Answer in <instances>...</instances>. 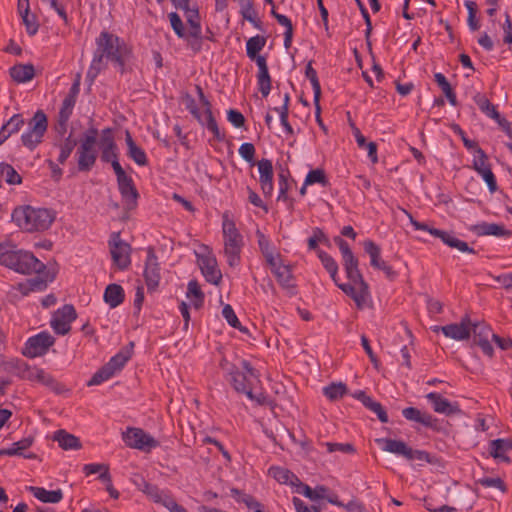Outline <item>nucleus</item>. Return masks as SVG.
I'll use <instances>...</instances> for the list:
<instances>
[{
  "label": "nucleus",
  "mask_w": 512,
  "mask_h": 512,
  "mask_svg": "<svg viewBox=\"0 0 512 512\" xmlns=\"http://www.w3.org/2000/svg\"><path fill=\"white\" fill-rule=\"evenodd\" d=\"M95 44L96 49L86 74L89 85H92L101 71L106 68L105 60L111 62L121 75L127 72V64L133 58V49L124 39L103 30L96 38Z\"/></svg>",
  "instance_id": "nucleus-1"
},
{
  "label": "nucleus",
  "mask_w": 512,
  "mask_h": 512,
  "mask_svg": "<svg viewBox=\"0 0 512 512\" xmlns=\"http://www.w3.org/2000/svg\"><path fill=\"white\" fill-rule=\"evenodd\" d=\"M0 265L8 267L17 273L30 275L36 273L37 276L27 280L26 284L20 283L19 290L23 294L29 291H42L47 287V283L53 280V276L46 271V266L33 253L25 250H6L0 254Z\"/></svg>",
  "instance_id": "nucleus-2"
},
{
  "label": "nucleus",
  "mask_w": 512,
  "mask_h": 512,
  "mask_svg": "<svg viewBox=\"0 0 512 512\" xmlns=\"http://www.w3.org/2000/svg\"><path fill=\"white\" fill-rule=\"evenodd\" d=\"M342 264L346 273V277L352 283H340L337 287L341 289L347 296L351 297L359 310L364 309L368 305L371 298L369 285L365 281L361 271L359 270L358 258L349 256L342 259Z\"/></svg>",
  "instance_id": "nucleus-3"
},
{
  "label": "nucleus",
  "mask_w": 512,
  "mask_h": 512,
  "mask_svg": "<svg viewBox=\"0 0 512 512\" xmlns=\"http://www.w3.org/2000/svg\"><path fill=\"white\" fill-rule=\"evenodd\" d=\"M12 219L18 227L27 232L47 230L55 219L54 213L45 208L32 206L17 207L12 212Z\"/></svg>",
  "instance_id": "nucleus-4"
},
{
  "label": "nucleus",
  "mask_w": 512,
  "mask_h": 512,
  "mask_svg": "<svg viewBox=\"0 0 512 512\" xmlns=\"http://www.w3.org/2000/svg\"><path fill=\"white\" fill-rule=\"evenodd\" d=\"M265 36L256 35L249 38L246 42V54L251 60H255L258 66L257 85L261 95L266 98L271 91V76L269 74L266 57L258 53L266 45Z\"/></svg>",
  "instance_id": "nucleus-5"
},
{
  "label": "nucleus",
  "mask_w": 512,
  "mask_h": 512,
  "mask_svg": "<svg viewBox=\"0 0 512 512\" xmlns=\"http://www.w3.org/2000/svg\"><path fill=\"white\" fill-rule=\"evenodd\" d=\"M222 233L224 242V255L230 267H236L241 262V252L244 240L238 231L236 224L229 214L225 212L222 216Z\"/></svg>",
  "instance_id": "nucleus-6"
},
{
  "label": "nucleus",
  "mask_w": 512,
  "mask_h": 512,
  "mask_svg": "<svg viewBox=\"0 0 512 512\" xmlns=\"http://www.w3.org/2000/svg\"><path fill=\"white\" fill-rule=\"evenodd\" d=\"M227 370L231 376L233 388L237 392L245 394L249 399L254 400L252 392L253 380L259 381V372L247 360L241 361V370L235 365H230Z\"/></svg>",
  "instance_id": "nucleus-7"
},
{
  "label": "nucleus",
  "mask_w": 512,
  "mask_h": 512,
  "mask_svg": "<svg viewBox=\"0 0 512 512\" xmlns=\"http://www.w3.org/2000/svg\"><path fill=\"white\" fill-rule=\"evenodd\" d=\"M405 213L409 217L410 223L413 225V227L416 230L426 231L429 234H431L432 236L441 239L442 242L444 244H446L447 246H449L451 248H455V249L459 250L460 252L476 254V251L473 248L469 247V245L465 241L458 239L452 233H449V232H446L444 230H440L437 228L430 227L426 223L417 221L406 210H405Z\"/></svg>",
  "instance_id": "nucleus-8"
},
{
  "label": "nucleus",
  "mask_w": 512,
  "mask_h": 512,
  "mask_svg": "<svg viewBox=\"0 0 512 512\" xmlns=\"http://www.w3.org/2000/svg\"><path fill=\"white\" fill-rule=\"evenodd\" d=\"M122 440L127 447L137 449L145 453H150L160 445L159 441L149 433L136 427H127V429L122 433Z\"/></svg>",
  "instance_id": "nucleus-9"
},
{
  "label": "nucleus",
  "mask_w": 512,
  "mask_h": 512,
  "mask_svg": "<svg viewBox=\"0 0 512 512\" xmlns=\"http://www.w3.org/2000/svg\"><path fill=\"white\" fill-rule=\"evenodd\" d=\"M55 341V338L48 331H41L27 339L22 353L28 358L43 356L55 344Z\"/></svg>",
  "instance_id": "nucleus-10"
},
{
  "label": "nucleus",
  "mask_w": 512,
  "mask_h": 512,
  "mask_svg": "<svg viewBox=\"0 0 512 512\" xmlns=\"http://www.w3.org/2000/svg\"><path fill=\"white\" fill-rule=\"evenodd\" d=\"M109 246L113 263L120 270L128 269L131 264V246L120 238L119 233H113L111 235Z\"/></svg>",
  "instance_id": "nucleus-11"
},
{
  "label": "nucleus",
  "mask_w": 512,
  "mask_h": 512,
  "mask_svg": "<svg viewBox=\"0 0 512 512\" xmlns=\"http://www.w3.org/2000/svg\"><path fill=\"white\" fill-rule=\"evenodd\" d=\"M77 318L73 305L66 304L57 309L50 320V326L58 335H66L71 330V323Z\"/></svg>",
  "instance_id": "nucleus-12"
},
{
  "label": "nucleus",
  "mask_w": 512,
  "mask_h": 512,
  "mask_svg": "<svg viewBox=\"0 0 512 512\" xmlns=\"http://www.w3.org/2000/svg\"><path fill=\"white\" fill-rule=\"evenodd\" d=\"M22 379L40 383L57 394H61L65 391L63 384L59 383L52 375L39 367H30L26 364L22 369Z\"/></svg>",
  "instance_id": "nucleus-13"
},
{
  "label": "nucleus",
  "mask_w": 512,
  "mask_h": 512,
  "mask_svg": "<svg viewBox=\"0 0 512 512\" xmlns=\"http://www.w3.org/2000/svg\"><path fill=\"white\" fill-rule=\"evenodd\" d=\"M143 275L148 291H155L161 280V268L158 257L152 247H149L147 251Z\"/></svg>",
  "instance_id": "nucleus-14"
},
{
  "label": "nucleus",
  "mask_w": 512,
  "mask_h": 512,
  "mask_svg": "<svg viewBox=\"0 0 512 512\" xmlns=\"http://www.w3.org/2000/svg\"><path fill=\"white\" fill-rule=\"evenodd\" d=\"M195 90L199 97V101L204 108L206 128L213 134L214 138L217 141H223L225 139V134L220 131L216 119L213 116L211 102L205 96L203 89L200 85H196Z\"/></svg>",
  "instance_id": "nucleus-15"
},
{
  "label": "nucleus",
  "mask_w": 512,
  "mask_h": 512,
  "mask_svg": "<svg viewBox=\"0 0 512 512\" xmlns=\"http://www.w3.org/2000/svg\"><path fill=\"white\" fill-rule=\"evenodd\" d=\"M198 264L202 275L207 282L219 285L222 280V273L218 268L217 260L213 255L198 256Z\"/></svg>",
  "instance_id": "nucleus-16"
},
{
  "label": "nucleus",
  "mask_w": 512,
  "mask_h": 512,
  "mask_svg": "<svg viewBox=\"0 0 512 512\" xmlns=\"http://www.w3.org/2000/svg\"><path fill=\"white\" fill-rule=\"evenodd\" d=\"M425 397L432 404L433 410L436 413L446 416L462 414V410L457 402H450L437 392H430Z\"/></svg>",
  "instance_id": "nucleus-17"
},
{
  "label": "nucleus",
  "mask_w": 512,
  "mask_h": 512,
  "mask_svg": "<svg viewBox=\"0 0 512 512\" xmlns=\"http://www.w3.org/2000/svg\"><path fill=\"white\" fill-rule=\"evenodd\" d=\"M468 230L478 237L495 236L509 238L512 232L505 228L503 224L481 222L470 225Z\"/></svg>",
  "instance_id": "nucleus-18"
},
{
  "label": "nucleus",
  "mask_w": 512,
  "mask_h": 512,
  "mask_svg": "<svg viewBox=\"0 0 512 512\" xmlns=\"http://www.w3.org/2000/svg\"><path fill=\"white\" fill-rule=\"evenodd\" d=\"M118 189L126 210H134L137 207L139 198L138 190L134 184L132 177L117 181Z\"/></svg>",
  "instance_id": "nucleus-19"
},
{
  "label": "nucleus",
  "mask_w": 512,
  "mask_h": 512,
  "mask_svg": "<svg viewBox=\"0 0 512 512\" xmlns=\"http://www.w3.org/2000/svg\"><path fill=\"white\" fill-rule=\"evenodd\" d=\"M441 332L448 338L454 340H465L471 335V320L468 315H465L460 323H452L443 326Z\"/></svg>",
  "instance_id": "nucleus-20"
},
{
  "label": "nucleus",
  "mask_w": 512,
  "mask_h": 512,
  "mask_svg": "<svg viewBox=\"0 0 512 512\" xmlns=\"http://www.w3.org/2000/svg\"><path fill=\"white\" fill-rule=\"evenodd\" d=\"M273 274L276 277V280L279 283V285L283 289L287 290L289 295H291V296L296 295L297 286L294 281L292 269L289 265H285L283 263L279 268H277V270H275V272Z\"/></svg>",
  "instance_id": "nucleus-21"
},
{
  "label": "nucleus",
  "mask_w": 512,
  "mask_h": 512,
  "mask_svg": "<svg viewBox=\"0 0 512 512\" xmlns=\"http://www.w3.org/2000/svg\"><path fill=\"white\" fill-rule=\"evenodd\" d=\"M77 166L80 172H89L97 160V152L95 148H87L80 146L76 152Z\"/></svg>",
  "instance_id": "nucleus-22"
},
{
  "label": "nucleus",
  "mask_w": 512,
  "mask_h": 512,
  "mask_svg": "<svg viewBox=\"0 0 512 512\" xmlns=\"http://www.w3.org/2000/svg\"><path fill=\"white\" fill-rule=\"evenodd\" d=\"M489 453L490 455L497 460L503 461L505 463H510L511 459L505 452L512 450V438L502 439L498 438L490 441L489 443Z\"/></svg>",
  "instance_id": "nucleus-23"
},
{
  "label": "nucleus",
  "mask_w": 512,
  "mask_h": 512,
  "mask_svg": "<svg viewBox=\"0 0 512 512\" xmlns=\"http://www.w3.org/2000/svg\"><path fill=\"white\" fill-rule=\"evenodd\" d=\"M134 483L139 491L143 492L155 503L163 505V502H165L166 498L170 497L169 495L164 494L163 491L158 488V486L148 483L142 477L139 478V481L135 480Z\"/></svg>",
  "instance_id": "nucleus-24"
},
{
  "label": "nucleus",
  "mask_w": 512,
  "mask_h": 512,
  "mask_svg": "<svg viewBox=\"0 0 512 512\" xmlns=\"http://www.w3.org/2000/svg\"><path fill=\"white\" fill-rule=\"evenodd\" d=\"M125 141L127 144V156L137 165L146 166L148 164L146 152L135 143L128 130L125 133Z\"/></svg>",
  "instance_id": "nucleus-25"
},
{
  "label": "nucleus",
  "mask_w": 512,
  "mask_h": 512,
  "mask_svg": "<svg viewBox=\"0 0 512 512\" xmlns=\"http://www.w3.org/2000/svg\"><path fill=\"white\" fill-rule=\"evenodd\" d=\"M405 419L422 424L425 427L432 428L436 423V419L429 413L421 412L415 407H407L402 410Z\"/></svg>",
  "instance_id": "nucleus-26"
},
{
  "label": "nucleus",
  "mask_w": 512,
  "mask_h": 512,
  "mask_svg": "<svg viewBox=\"0 0 512 512\" xmlns=\"http://www.w3.org/2000/svg\"><path fill=\"white\" fill-rule=\"evenodd\" d=\"M377 442L382 445V449L384 451L403 456L405 459L408 458L411 447H409L404 441L382 438L377 439Z\"/></svg>",
  "instance_id": "nucleus-27"
},
{
  "label": "nucleus",
  "mask_w": 512,
  "mask_h": 512,
  "mask_svg": "<svg viewBox=\"0 0 512 512\" xmlns=\"http://www.w3.org/2000/svg\"><path fill=\"white\" fill-rule=\"evenodd\" d=\"M103 298L110 308H116L122 304L125 299L124 289L119 284H109L105 288Z\"/></svg>",
  "instance_id": "nucleus-28"
},
{
  "label": "nucleus",
  "mask_w": 512,
  "mask_h": 512,
  "mask_svg": "<svg viewBox=\"0 0 512 512\" xmlns=\"http://www.w3.org/2000/svg\"><path fill=\"white\" fill-rule=\"evenodd\" d=\"M11 78L17 83H25L33 79L35 69L32 64H17L9 69Z\"/></svg>",
  "instance_id": "nucleus-29"
},
{
  "label": "nucleus",
  "mask_w": 512,
  "mask_h": 512,
  "mask_svg": "<svg viewBox=\"0 0 512 512\" xmlns=\"http://www.w3.org/2000/svg\"><path fill=\"white\" fill-rule=\"evenodd\" d=\"M29 491L43 503H58L63 499V493L60 489L49 491L43 487L30 486Z\"/></svg>",
  "instance_id": "nucleus-30"
},
{
  "label": "nucleus",
  "mask_w": 512,
  "mask_h": 512,
  "mask_svg": "<svg viewBox=\"0 0 512 512\" xmlns=\"http://www.w3.org/2000/svg\"><path fill=\"white\" fill-rule=\"evenodd\" d=\"M53 439L64 450H77L82 446L78 437L65 430L56 431Z\"/></svg>",
  "instance_id": "nucleus-31"
},
{
  "label": "nucleus",
  "mask_w": 512,
  "mask_h": 512,
  "mask_svg": "<svg viewBox=\"0 0 512 512\" xmlns=\"http://www.w3.org/2000/svg\"><path fill=\"white\" fill-rule=\"evenodd\" d=\"M184 15L189 25L190 37H200L201 23L198 8L190 6L184 10Z\"/></svg>",
  "instance_id": "nucleus-32"
},
{
  "label": "nucleus",
  "mask_w": 512,
  "mask_h": 512,
  "mask_svg": "<svg viewBox=\"0 0 512 512\" xmlns=\"http://www.w3.org/2000/svg\"><path fill=\"white\" fill-rule=\"evenodd\" d=\"M317 256L320 259L323 267L330 274V277L332 278L334 283L336 285L340 284L338 281V264L334 260V258L323 250H317Z\"/></svg>",
  "instance_id": "nucleus-33"
},
{
  "label": "nucleus",
  "mask_w": 512,
  "mask_h": 512,
  "mask_svg": "<svg viewBox=\"0 0 512 512\" xmlns=\"http://www.w3.org/2000/svg\"><path fill=\"white\" fill-rule=\"evenodd\" d=\"M48 127L46 114L42 110H38L28 122L27 131L34 134H45Z\"/></svg>",
  "instance_id": "nucleus-34"
},
{
  "label": "nucleus",
  "mask_w": 512,
  "mask_h": 512,
  "mask_svg": "<svg viewBox=\"0 0 512 512\" xmlns=\"http://www.w3.org/2000/svg\"><path fill=\"white\" fill-rule=\"evenodd\" d=\"M270 472L273 477L281 484H291V485H299V478L292 473L290 470L283 467H272L270 468Z\"/></svg>",
  "instance_id": "nucleus-35"
},
{
  "label": "nucleus",
  "mask_w": 512,
  "mask_h": 512,
  "mask_svg": "<svg viewBox=\"0 0 512 512\" xmlns=\"http://www.w3.org/2000/svg\"><path fill=\"white\" fill-rule=\"evenodd\" d=\"M25 124L24 119L21 114L13 115L0 129V133L7 140L12 134H15L20 131V129Z\"/></svg>",
  "instance_id": "nucleus-36"
},
{
  "label": "nucleus",
  "mask_w": 512,
  "mask_h": 512,
  "mask_svg": "<svg viewBox=\"0 0 512 512\" xmlns=\"http://www.w3.org/2000/svg\"><path fill=\"white\" fill-rule=\"evenodd\" d=\"M363 246H364L365 252L370 257V265L375 269H379L381 267V263L385 262L381 258L380 247L372 240H366L364 242Z\"/></svg>",
  "instance_id": "nucleus-37"
},
{
  "label": "nucleus",
  "mask_w": 512,
  "mask_h": 512,
  "mask_svg": "<svg viewBox=\"0 0 512 512\" xmlns=\"http://www.w3.org/2000/svg\"><path fill=\"white\" fill-rule=\"evenodd\" d=\"M473 99L479 109L488 117L492 119L499 118L500 113L497 111L496 106L493 105L485 95L477 93Z\"/></svg>",
  "instance_id": "nucleus-38"
},
{
  "label": "nucleus",
  "mask_w": 512,
  "mask_h": 512,
  "mask_svg": "<svg viewBox=\"0 0 512 512\" xmlns=\"http://www.w3.org/2000/svg\"><path fill=\"white\" fill-rule=\"evenodd\" d=\"M131 358V351L129 349L121 350L116 355L111 357L106 365L113 371L115 375L117 372L121 371L128 360Z\"/></svg>",
  "instance_id": "nucleus-39"
},
{
  "label": "nucleus",
  "mask_w": 512,
  "mask_h": 512,
  "mask_svg": "<svg viewBox=\"0 0 512 512\" xmlns=\"http://www.w3.org/2000/svg\"><path fill=\"white\" fill-rule=\"evenodd\" d=\"M187 297H193V305L196 309L203 306L205 295L201 290V287L197 280L192 279L188 282L187 285Z\"/></svg>",
  "instance_id": "nucleus-40"
},
{
  "label": "nucleus",
  "mask_w": 512,
  "mask_h": 512,
  "mask_svg": "<svg viewBox=\"0 0 512 512\" xmlns=\"http://www.w3.org/2000/svg\"><path fill=\"white\" fill-rule=\"evenodd\" d=\"M305 76L310 80L313 88L314 97L313 102H320L321 86L318 79L317 71L312 67V61L308 62L305 68Z\"/></svg>",
  "instance_id": "nucleus-41"
},
{
  "label": "nucleus",
  "mask_w": 512,
  "mask_h": 512,
  "mask_svg": "<svg viewBox=\"0 0 512 512\" xmlns=\"http://www.w3.org/2000/svg\"><path fill=\"white\" fill-rule=\"evenodd\" d=\"M347 393V386L342 383H331L323 388V394L331 401L341 399Z\"/></svg>",
  "instance_id": "nucleus-42"
},
{
  "label": "nucleus",
  "mask_w": 512,
  "mask_h": 512,
  "mask_svg": "<svg viewBox=\"0 0 512 512\" xmlns=\"http://www.w3.org/2000/svg\"><path fill=\"white\" fill-rule=\"evenodd\" d=\"M83 472L86 476L100 473L99 479L101 481H110L109 466L106 464L91 463L83 467Z\"/></svg>",
  "instance_id": "nucleus-43"
},
{
  "label": "nucleus",
  "mask_w": 512,
  "mask_h": 512,
  "mask_svg": "<svg viewBox=\"0 0 512 512\" xmlns=\"http://www.w3.org/2000/svg\"><path fill=\"white\" fill-rule=\"evenodd\" d=\"M76 145L77 141L76 139L72 138L71 134L68 137H66L62 143L59 144L60 154L57 160L60 164H64L67 161Z\"/></svg>",
  "instance_id": "nucleus-44"
},
{
  "label": "nucleus",
  "mask_w": 512,
  "mask_h": 512,
  "mask_svg": "<svg viewBox=\"0 0 512 512\" xmlns=\"http://www.w3.org/2000/svg\"><path fill=\"white\" fill-rule=\"evenodd\" d=\"M0 176L3 177L4 180L10 185L21 184V182H22V177L18 174V172L10 164H5V163L1 164Z\"/></svg>",
  "instance_id": "nucleus-45"
},
{
  "label": "nucleus",
  "mask_w": 512,
  "mask_h": 512,
  "mask_svg": "<svg viewBox=\"0 0 512 512\" xmlns=\"http://www.w3.org/2000/svg\"><path fill=\"white\" fill-rule=\"evenodd\" d=\"M298 486L302 488V490H299L298 492L311 500L325 498L328 491V488L325 486H317L315 489H312L310 486L303 484L302 482H299Z\"/></svg>",
  "instance_id": "nucleus-46"
},
{
  "label": "nucleus",
  "mask_w": 512,
  "mask_h": 512,
  "mask_svg": "<svg viewBox=\"0 0 512 512\" xmlns=\"http://www.w3.org/2000/svg\"><path fill=\"white\" fill-rule=\"evenodd\" d=\"M320 184L323 187L329 185V180L323 169L317 168L308 172L305 178V185Z\"/></svg>",
  "instance_id": "nucleus-47"
},
{
  "label": "nucleus",
  "mask_w": 512,
  "mask_h": 512,
  "mask_svg": "<svg viewBox=\"0 0 512 512\" xmlns=\"http://www.w3.org/2000/svg\"><path fill=\"white\" fill-rule=\"evenodd\" d=\"M26 366V363H24L21 360L18 359H12L9 361H4L0 359V368L11 374H15L22 378V369Z\"/></svg>",
  "instance_id": "nucleus-48"
},
{
  "label": "nucleus",
  "mask_w": 512,
  "mask_h": 512,
  "mask_svg": "<svg viewBox=\"0 0 512 512\" xmlns=\"http://www.w3.org/2000/svg\"><path fill=\"white\" fill-rule=\"evenodd\" d=\"M183 102L186 107V109L190 112V114L197 119V121L201 125L206 126V118L203 119L202 114L200 113V110L196 104L195 99L190 94H185L183 97Z\"/></svg>",
  "instance_id": "nucleus-49"
},
{
  "label": "nucleus",
  "mask_w": 512,
  "mask_h": 512,
  "mask_svg": "<svg viewBox=\"0 0 512 512\" xmlns=\"http://www.w3.org/2000/svg\"><path fill=\"white\" fill-rule=\"evenodd\" d=\"M474 153L475 155L472 163V168L477 173H479L480 170L491 168V165L488 162V156L481 147H477V149L474 150Z\"/></svg>",
  "instance_id": "nucleus-50"
},
{
  "label": "nucleus",
  "mask_w": 512,
  "mask_h": 512,
  "mask_svg": "<svg viewBox=\"0 0 512 512\" xmlns=\"http://www.w3.org/2000/svg\"><path fill=\"white\" fill-rule=\"evenodd\" d=\"M171 27L175 34L182 39H186L190 37L189 30L186 31L184 28V24L180 18V16L176 12H171L168 14Z\"/></svg>",
  "instance_id": "nucleus-51"
},
{
  "label": "nucleus",
  "mask_w": 512,
  "mask_h": 512,
  "mask_svg": "<svg viewBox=\"0 0 512 512\" xmlns=\"http://www.w3.org/2000/svg\"><path fill=\"white\" fill-rule=\"evenodd\" d=\"M113 371L110 370V368L105 364L103 365L97 372L93 374L91 379L88 381V386H95L100 385L103 382L109 380L111 377H113Z\"/></svg>",
  "instance_id": "nucleus-52"
},
{
  "label": "nucleus",
  "mask_w": 512,
  "mask_h": 512,
  "mask_svg": "<svg viewBox=\"0 0 512 512\" xmlns=\"http://www.w3.org/2000/svg\"><path fill=\"white\" fill-rule=\"evenodd\" d=\"M471 332L473 333V343H478L479 340L489 339L492 332L489 326L484 323H471Z\"/></svg>",
  "instance_id": "nucleus-53"
},
{
  "label": "nucleus",
  "mask_w": 512,
  "mask_h": 512,
  "mask_svg": "<svg viewBox=\"0 0 512 512\" xmlns=\"http://www.w3.org/2000/svg\"><path fill=\"white\" fill-rule=\"evenodd\" d=\"M407 460H417L419 462H426L429 464H437L439 461V459L435 455H431L430 453L424 450H414L412 448L410 449V453L408 455Z\"/></svg>",
  "instance_id": "nucleus-54"
},
{
  "label": "nucleus",
  "mask_w": 512,
  "mask_h": 512,
  "mask_svg": "<svg viewBox=\"0 0 512 512\" xmlns=\"http://www.w3.org/2000/svg\"><path fill=\"white\" fill-rule=\"evenodd\" d=\"M45 134H34L33 132L26 131L21 135L22 144L33 151L43 141Z\"/></svg>",
  "instance_id": "nucleus-55"
},
{
  "label": "nucleus",
  "mask_w": 512,
  "mask_h": 512,
  "mask_svg": "<svg viewBox=\"0 0 512 512\" xmlns=\"http://www.w3.org/2000/svg\"><path fill=\"white\" fill-rule=\"evenodd\" d=\"M464 5L468 10L467 22H468V26H469L470 30H472V31L478 30L480 25H479V21L476 18V13H477V9H478L476 2L471 1V0H466L464 2Z\"/></svg>",
  "instance_id": "nucleus-56"
},
{
  "label": "nucleus",
  "mask_w": 512,
  "mask_h": 512,
  "mask_svg": "<svg viewBox=\"0 0 512 512\" xmlns=\"http://www.w3.org/2000/svg\"><path fill=\"white\" fill-rule=\"evenodd\" d=\"M260 173L259 181H273V165L269 159H262L258 162Z\"/></svg>",
  "instance_id": "nucleus-57"
},
{
  "label": "nucleus",
  "mask_w": 512,
  "mask_h": 512,
  "mask_svg": "<svg viewBox=\"0 0 512 512\" xmlns=\"http://www.w3.org/2000/svg\"><path fill=\"white\" fill-rule=\"evenodd\" d=\"M477 483H479L481 486L486 487V488L493 487V488L499 489L503 493L507 492V485L499 477H496V478L483 477V478H480L477 481Z\"/></svg>",
  "instance_id": "nucleus-58"
},
{
  "label": "nucleus",
  "mask_w": 512,
  "mask_h": 512,
  "mask_svg": "<svg viewBox=\"0 0 512 512\" xmlns=\"http://www.w3.org/2000/svg\"><path fill=\"white\" fill-rule=\"evenodd\" d=\"M365 407L374 412L382 423L389 421L388 414L380 402L371 399L368 403H365Z\"/></svg>",
  "instance_id": "nucleus-59"
},
{
  "label": "nucleus",
  "mask_w": 512,
  "mask_h": 512,
  "mask_svg": "<svg viewBox=\"0 0 512 512\" xmlns=\"http://www.w3.org/2000/svg\"><path fill=\"white\" fill-rule=\"evenodd\" d=\"M22 21L26 27V31L30 36H33L37 33L39 25L36 21V17L34 15H30L28 12V7L24 9V14L21 16Z\"/></svg>",
  "instance_id": "nucleus-60"
},
{
  "label": "nucleus",
  "mask_w": 512,
  "mask_h": 512,
  "mask_svg": "<svg viewBox=\"0 0 512 512\" xmlns=\"http://www.w3.org/2000/svg\"><path fill=\"white\" fill-rule=\"evenodd\" d=\"M116 146V142L113 135V130L111 128H105L101 131L99 148L102 149H110L111 147Z\"/></svg>",
  "instance_id": "nucleus-61"
},
{
  "label": "nucleus",
  "mask_w": 512,
  "mask_h": 512,
  "mask_svg": "<svg viewBox=\"0 0 512 512\" xmlns=\"http://www.w3.org/2000/svg\"><path fill=\"white\" fill-rule=\"evenodd\" d=\"M256 236L259 250L263 256L275 252L270 240L260 230L256 231Z\"/></svg>",
  "instance_id": "nucleus-62"
},
{
  "label": "nucleus",
  "mask_w": 512,
  "mask_h": 512,
  "mask_svg": "<svg viewBox=\"0 0 512 512\" xmlns=\"http://www.w3.org/2000/svg\"><path fill=\"white\" fill-rule=\"evenodd\" d=\"M98 137V130L95 127L89 128L80 140V146L87 148H95V144Z\"/></svg>",
  "instance_id": "nucleus-63"
},
{
  "label": "nucleus",
  "mask_w": 512,
  "mask_h": 512,
  "mask_svg": "<svg viewBox=\"0 0 512 512\" xmlns=\"http://www.w3.org/2000/svg\"><path fill=\"white\" fill-rule=\"evenodd\" d=\"M222 315L231 327L241 330V323L231 305L227 304L223 307Z\"/></svg>",
  "instance_id": "nucleus-64"
}]
</instances>
